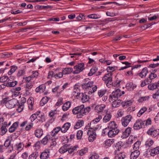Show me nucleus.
<instances>
[{"instance_id":"obj_1","label":"nucleus","mask_w":159,"mask_h":159,"mask_svg":"<svg viewBox=\"0 0 159 159\" xmlns=\"http://www.w3.org/2000/svg\"><path fill=\"white\" fill-rule=\"evenodd\" d=\"M90 111V107H84V105H81L74 108L72 110V112L74 114H77V117L81 118Z\"/></svg>"},{"instance_id":"obj_2","label":"nucleus","mask_w":159,"mask_h":159,"mask_svg":"<svg viewBox=\"0 0 159 159\" xmlns=\"http://www.w3.org/2000/svg\"><path fill=\"white\" fill-rule=\"evenodd\" d=\"M117 126L114 121L111 122L109 123L108 127L110 128V129L107 132L109 137H114L119 133L120 130L117 129Z\"/></svg>"},{"instance_id":"obj_3","label":"nucleus","mask_w":159,"mask_h":159,"mask_svg":"<svg viewBox=\"0 0 159 159\" xmlns=\"http://www.w3.org/2000/svg\"><path fill=\"white\" fill-rule=\"evenodd\" d=\"M90 126L87 134L89 135V140L90 142L93 141L96 138V134L95 131L98 128L97 127Z\"/></svg>"},{"instance_id":"obj_4","label":"nucleus","mask_w":159,"mask_h":159,"mask_svg":"<svg viewBox=\"0 0 159 159\" xmlns=\"http://www.w3.org/2000/svg\"><path fill=\"white\" fill-rule=\"evenodd\" d=\"M121 95L120 90L119 89H117L113 91L110 95L109 97L110 101H112L113 100H116V99H117Z\"/></svg>"},{"instance_id":"obj_5","label":"nucleus","mask_w":159,"mask_h":159,"mask_svg":"<svg viewBox=\"0 0 159 159\" xmlns=\"http://www.w3.org/2000/svg\"><path fill=\"white\" fill-rule=\"evenodd\" d=\"M74 69L75 70L73 72V73L78 74L85 69L84 64L83 63H78L74 67Z\"/></svg>"},{"instance_id":"obj_6","label":"nucleus","mask_w":159,"mask_h":159,"mask_svg":"<svg viewBox=\"0 0 159 159\" xmlns=\"http://www.w3.org/2000/svg\"><path fill=\"white\" fill-rule=\"evenodd\" d=\"M147 133L152 137H155L159 135V129H156L152 127L149 129Z\"/></svg>"},{"instance_id":"obj_7","label":"nucleus","mask_w":159,"mask_h":159,"mask_svg":"<svg viewBox=\"0 0 159 159\" xmlns=\"http://www.w3.org/2000/svg\"><path fill=\"white\" fill-rule=\"evenodd\" d=\"M89 79H86L84 80V82L82 84V88L83 89H87V90L93 86V81H89Z\"/></svg>"},{"instance_id":"obj_8","label":"nucleus","mask_w":159,"mask_h":159,"mask_svg":"<svg viewBox=\"0 0 159 159\" xmlns=\"http://www.w3.org/2000/svg\"><path fill=\"white\" fill-rule=\"evenodd\" d=\"M144 127L143 122L141 119L137 120L134 124L133 127L134 129L138 130Z\"/></svg>"},{"instance_id":"obj_9","label":"nucleus","mask_w":159,"mask_h":159,"mask_svg":"<svg viewBox=\"0 0 159 159\" xmlns=\"http://www.w3.org/2000/svg\"><path fill=\"white\" fill-rule=\"evenodd\" d=\"M132 116L130 115H128L123 117L122 120V124L124 127L127 126L131 121Z\"/></svg>"},{"instance_id":"obj_10","label":"nucleus","mask_w":159,"mask_h":159,"mask_svg":"<svg viewBox=\"0 0 159 159\" xmlns=\"http://www.w3.org/2000/svg\"><path fill=\"white\" fill-rule=\"evenodd\" d=\"M11 141L9 139H7L5 141L4 146L6 148H8L9 152H11L13 150V147L11 145Z\"/></svg>"},{"instance_id":"obj_11","label":"nucleus","mask_w":159,"mask_h":159,"mask_svg":"<svg viewBox=\"0 0 159 159\" xmlns=\"http://www.w3.org/2000/svg\"><path fill=\"white\" fill-rule=\"evenodd\" d=\"M131 130V128L130 127H128L126 128L125 131L123 132L121 138L124 139L128 137L130 134Z\"/></svg>"},{"instance_id":"obj_12","label":"nucleus","mask_w":159,"mask_h":159,"mask_svg":"<svg viewBox=\"0 0 159 159\" xmlns=\"http://www.w3.org/2000/svg\"><path fill=\"white\" fill-rule=\"evenodd\" d=\"M50 152L49 150H45L42 152L40 156L41 159H47L49 157Z\"/></svg>"},{"instance_id":"obj_13","label":"nucleus","mask_w":159,"mask_h":159,"mask_svg":"<svg viewBox=\"0 0 159 159\" xmlns=\"http://www.w3.org/2000/svg\"><path fill=\"white\" fill-rule=\"evenodd\" d=\"M16 104V101L14 99L8 100V102L6 103V107L9 109L14 107Z\"/></svg>"},{"instance_id":"obj_14","label":"nucleus","mask_w":159,"mask_h":159,"mask_svg":"<svg viewBox=\"0 0 159 159\" xmlns=\"http://www.w3.org/2000/svg\"><path fill=\"white\" fill-rule=\"evenodd\" d=\"M19 122L16 121L14 122L12 125L8 129L9 132L11 133L14 132L16 129L18 128Z\"/></svg>"},{"instance_id":"obj_15","label":"nucleus","mask_w":159,"mask_h":159,"mask_svg":"<svg viewBox=\"0 0 159 159\" xmlns=\"http://www.w3.org/2000/svg\"><path fill=\"white\" fill-rule=\"evenodd\" d=\"M79 94H80L79 97L80 98L81 97V101L82 102H85L89 100V96L85 93H82Z\"/></svg>"},{"instance_id":"obj_16","label":"nucleus","mask_w":159,"mask_h":159,"mask_svg":"<svg viewBox=\"0 0 159 159\" xmlns=\"http://www.w3.org/2000/svg\"><path fill=\"white\" fill-rule=\"evenodd\" d=\"M148 72V70L147 67H145L142 69L141 71L139 74V75L142 78H143L146 76Z\"/></svg>"},{"instance_id":"obj_17","label":"nucleus","mask_w":159,"mask_h":159,"mask_svg":"<svg viewBox=\"0 0 159 159\" xmlns=\"http://www.w3.org/2000/svg\"><path fill=\"white\" fill-rule=\"evenodd\" d=\"M112 74L110 73L107 74L105 75L102 78V80L105 81V82H111V81H112V78L111 77ZM111 82H110V83Z\"/></svg>"},{"instance_id":"obj_18","label":"nucleus","mask_w":159,"mask_h":159,"mask_svg":"<svg viewBox=\"0 0 159 159\" xmlns=\"http://www.w3.org/2000/svg\"><path fill=\"white\" fill-rule=\"evenodd\" d=\"M140 154V152L139 150H134L132 152L130 156L131 159H136L138 157Z\"/></svg>"},{"instance_id":"obj_19","label":"nucleus","mask_w":159,"mask_h":159,"mask_svg":"<svg viewBox=\"0 0 159 159\" xmlns=\"http://www.w3.org/2000/svg\"><path fill=\"white\" fill-rule=\"evenodd\" d=\"M150 154L152 156H154L159 153V147H156L153 149H150L149 151Z\"/></svg>"},{"instance_id":"obj_20","label":"nucleus","mask_w":159,"mask_h":159,"mask_svg":"<svg viewBox=\"0 0 159 159\" xmlns=\"http://www.w3.org/2000/svg\"><path fill=\"white\" fill-rule=\"evenodd\" d=\"M46 86L44 84H41L37 87L35 89L36 93H43L45 90Z\"/></svg>"},{"instance_id":"obj_21","label":"nucleus","mask_w":159,"mask_h":159,"mask_svg":"<svg viewBox=\"0 0 159 159\" xmlns=\"http://www.w3.org/2000/svg\"><path fill=\"white\" fill-rule=\"evenodd\" d=\"M113 101L112 102V105L113 107H116L119 106L122 103V101L121 100L116 99L113 100Z\"/></svg>"},{"instance_id":"obj_22","label":"nucleus","mask_w":159,"mask_h":159,"mask_svg":"<svg viewBox=\"0 0 159 159\" xmlns=\"http://www.w3.org/2000/svg\"><path fill=\"white\" fill-rule=\"evenodd\" d=\"M24 144L23 142L17 143L15 145L16 149L19 151L22 150L24 148Z\"/></svg>"},{"instance_id":"obj_23","label":"nucleus","mask_w":159,"mask_h":159,"mask_svg":"<svg viewBox=\"0 0 159 159\" xmlns=\"http://www.w3.org/2000/svg\"><path fill=\"white\" fill-rule=\"evenodd\" d=\"M73 70V68L70 67L63 68L62 69V73L63 75H66L70 74Z\"/></svg>"},{"instance_id":"obj_24","label":"nucleus","mask_w":159,"mask_h":159,"mask_svg":"<svg viewBox=\"0 0 159 159\" xmlns=\"http://www.w3.org/2000/svg\"><path fill=\"white\" fill-rule=\"evenodd\" d=\"M69 145L65 144L61 147L59 149V152L61 153H64L67 151V149H69Z\"/></svg>"},{"instance_id":"obj_25","label":"nucleus","mask_w":159,"mask_h":159,"mask_svg":"<svg viewBox=\"0 0 159 159\" xmlns=\"http://www.w3.org/2000/svg\"><path fill=\"white\" fill-rule=\"evenodd\" d=\"M110 82H105L106 83V85L108 87H110L111 85H112L113 86H119L120 85V83L121 82V81H119L118 82H116L115 83H113L112 81H111Z\"/></svg>"},{"instance_id":"obj_26","label":"nucleus","mask_w":159,"mask_h":159,"mask_svg":"<svg viewBox=\"0 0 159 159\" xmlns=\"http://www.w3.org/2000/svg\"><path fill=\"white\" fill-rule=\"evenodd\" d=\"M34 134L38 138H40L43 134V131L42 129H38L35 130Z\"/></svg>"},{"instance_id":"obj_27","label":"nucleus","mask_w":159,"mask_h":159,"mask_svg":"<svg viewBox=\"0 0 159 159\" xmlns=\"http://www.w3.org/2000/svg\"><path fill=\"white\" fill-rule=\"evenodd\" d=\"M123 145V143L121 141H120L115 144V149L116 151H120Z\"/></svg>"},{"instance_id":"obj_28","label":"nucleus","mask_w":159,"mask_h":159,"mask_svg":"<svg viewBox=\"0 0 159 159\" xmlns=\"http://www.w3.org/2000/svg\"><path fill=\"white\" fill-rule=\"evenodd\" d=\"M84 124V121L82 120H78L74 126V129H78L83 126Z\"/></svg>"},{"instance_id":"obj_29","label":"nucleus","mask_w":159,"mask_h":159,"mask_svg":"<svg viewBox=\"0 0 159 159\" xmlns=\"http://www.w3.org/2000/svg\"><path fill=\"white\" fill-rule=\"evenodd\" d=\"M97 86L95 85L94 86L93 85L92 87L89 88L87 89L89 94H91L92 93L95 92L97 90Z\"/></svg>"},{"instance_id":"obj_30","label":"nucleus","mask_w":159,"mask_h":159,"mask_svg":"<svg viewBox=\"0 0 159 159\" xmlns=\"http://www.w3.org/2000/svg\"><path fill=\"white\" fill-rule=\"evenodd\" d=\"M102 116H99L98 117L95 119L90 122V126L91 127H93L92 126H94V127H95V126H93V125L95 124V122H96V123H97L100 121V120L102 119Z\"/></svg>"},{"instance_id":"obj_31","label":"nucleus","mask_w":159,"mask_h":159,"mask_svg":"<svg viewBox=\"0 0 159 159\" xmlns=\"http://www.w3.org/2000/svg\"><path fill=\"white\" fill-rule=\"evenodd\" d=\"M50 135H47L42 140V143L44 145L46 144L48 141H49L50 139Z\"/></svg>"},{"instance_id":"obj_32","label":"nucleus","mask_w":159,"mask_h":159,"mask_svg":"<svg viewBox=\"0 0 159 159\" xmlns=\"http://www.w3.org/2000/svg\"><path fill=\"white\" fill-rule=\"evenodd\" d=\"M80 90L77 85H75L74 86V91L73 93L74 95H75V93H77L76 95V97H80V94L79 93H80Z\"/></svg>"},{"instance_id":"obj_33","label":"nucleus","mask_w":159,"mask_h":159,"mask_svg":"<svg viewBox=\"0 0 159 159\" xmlns=\"http://www.w3.org/2000/svg\"><path fill=\"white\" fill-rule=\"evenodd\" d=\"M71 105V102L68 101L65 103L62 107V110L65 111H67L70 107Z\"/></svg>"},{"instance_id":"obj_34","label":"nucleus","mask_w":159,"mask_h":159,"mask_svg":"<svg viewBox=\"0 0 159 159\" xmlns=\"http://www.w3.org/2000/svg\"><path fill=\"white\" fill-rule=\"evenodd\" d=\"M61 128L60 127H57L55 128L51 132V135L52 136H54L60 130Z\"/></svg>"},{"instance_id":"obj_35","label":"nucleus","mask_w":159,"mask_h":159,"mask_svg":"<svg viewBox=\"0 0 159 159\" xmlns=\"http://www.w3.org/2000/svg\"><path fill=\"white\" fill-rule=\"evenodd\" d=\"M148 88L149 90H153L156 89H158V84L155 83L151 84L148 85Z\"/></svg>"},{"instance_id":"obj_36","label":"nucleus","mask_w":159,"mask_h":159,"mask_svg":"<svg viewBox=\"0 0 159 159\" xmlns=\"http://www.w3.org/2000/svg\"><path fill=\"white\" fill-rule=\"evenodd\" d=\"M105 107V105L104 104H101L95 107V110L98 112L102 111L104 108Z\"/></svg>"},{"instance_id":"obj_37","label":"nucleus","mask_w":159,"mask_h":159,"mask_svg":"<svg viewBox=\"0 0 159 159\" xmlns=\"http://www.w3.org/2000/svg\"><path fill=\"white\" fill-rule=\"evenodd\" d=\"M111 117V115L110 113H107L103 118V121L105 123L109 121Z\"/></svg>"},{"instance_id":"obj_38","label":"nucleus","mask_w":159,"mask_h":159,"mask_svg":"<svg viewBox=\"0 0 159 159\" xmlns=\"http://www.w3.org/2000/svg\"><path fill=\"white\" fill-rule=\"evenodd\" d=\"M125 153L124 152H121L117 154L115 156L116 159H124L125 157Z\"/></svg>"},{"instance_id":"obj_39","label":"nucleus","mask_w":159,"mask_h":159,"mask_svg":"<svg viewBox=\"0 0 159 159\" xmlns=\"http://www.w3.org/2000/svg\"><path fill=\"white\" fill-rule=\"evenodd\" d=\"M48 100V99L47 97L43 98L40 102V105L41 106H43L47 102Z\"/></svg>"},{"instance_id":"obj_40","label":"nucleus","mask_w":159,"mask_h":159,"mask_svg":"<svg viewBox=\"0 0 159 159\" xmlns=\"http://www.w3.org/2000/svg\"><path fill=\"white\" fill-rule=\"evenodd\" d=\"M17 84V82L14 81L12 82H8L6 84V86L9 87H13Z\"/></svg>"},{"instance_id":"obj_41","label":"nucleus","mask_w":159,"mask_h":159,"mask_svg":"<svg viewBox=\"0 0 159 159\" xmlns=\"http://www.w3.org/2000/svg\"><path fill=\"white\" fill-rule=\"evenodd\" d=\"M147 110V108L144 107L142 108L138 112L137 114V116L140 117Z\"/></svg>"},{"instance_id":"obj_42","label":"nucleus","mask_w":159,"mask_h":159,"mask_svg":"<svg viewBox=\"0 0 159 159\" xmlns=\"http://www.w3.org/2000/svg\"><path fill=\"white\" fill-rule=\"evenodd\" d=\"M114 142V139H109L106 140L105 144L106 146H110Z\"/></svg>"},{"instance_id":"obj_43","label":"nucleus","mask_w":159,"mask_h":159,"mask_svg":"<svg viewBox=\"0 0 159 159\" xmlns=\"http://www.w3.org/2000/svg\"><path fill=\"white\" fill-rule=\"evenodd\" d=\"M88 148H85L80 150L79 152V154L81 156H82L88 152Z\"/></svg>"},{"instance_id":"obj_44","label":"nucleus","mask_w":159,"mask_h":159,"mask_svg":"<svg viewBox=\"0 0 159 159\" xmlns=\"http://www.w3.org/2000/svg\"><path fill=\"white\" fill-rule=\"evenodd\" d=\"M38 155V152H34L29 156V159H36Z\"/></svg>"},{"instance_id":"obj_45","label":"nucleus","mask_w":159,"mask_h":159,"mask_svg":"<svg viewBox=\"0 0 159 159\" xmlns=\"http://www.w3.org/2000/svg\"><path fill=\"white\" fill-rule=\"evenodd\" d=\"M78 147V146H75L73 147H72V146L70 147V145H69V149H67V151L69 153L72 154L74 151Z\"/></svg>"},{"instance_id":"obj_46","label":"nucleus","mask_w":159,"mask_h":159,"mask_svg":"<svg viewBox=\"0 0 159 159\" xmlns=\"http://www.w3.org/2000/svg\"><path fill=\"white\" fill-rule=\"evenodd\" d=\"M132 103V100H128L125 101L123 103V106L126 107L131 105Z\"/></svg>"},{"instance_id":"obj_47","label":"nucleus","mask_w":159,"mask_h":159,"mask_svg":"<svg viewBox=\"0 0 159 159\" xmlns=\"http://www.w3.org/2000/svg\"><path fill=\"white\" fill-rule=\"evenodd\" d=\"M140 142L139 141H137L134 145L133 149L134 150H139Z\"/></svg>"},{"instance_id":"obj_48","label":"nucleus","mask_w":159,"mask_h":159,"mask_svg":"<svg viewBox=\"0 0 159 159\" xmlns=\"http://www.w3.org/2000/svg\"><path fill=\"white\" fill-rule=\"evenodd\" d=\"M11 68L8 73V74L10 75H11L12 73H14L17 69V67L14 66H11Z\"/></svg>"},{"instance_id":"obj_49","label":"nucleus","mask_w":159,"mask_h":159,"mask_svg":"<svg viewBox=\"0 0 159 159\" xmlns=\"http://www.w3.org/2000/svg\"><path fill=\"white\" fill-rule=\"evenodd\" d=\"M87 17L89 18L93 19H97L100 17V16L95 14L88 15Z\"/></svg>"},{"instance_id":"obj_50","label":"nucleus","mask_w":159,"mask_h":159,"mask_svg":"<svg viewBox=\"0 0 159 159\" xmlns=\"http://www.w3.org/2000/svg\"><path fill=\"white\" fill-rule=\"evenodd\" d=\"M9 80V79L7 76H3L0 78V82H4Z\"/></svg>"},{"instance_id":"obj_51","label":"nucleus","mask_w":159,"mask_h":159,"mask_svg":"<svg viewBox=\"0 0 159 159\" xmlns=\"http://www.w3.org/2000/svg\"><path fill=\"white\" fill-rule=\"evenodd\" d=\"M157 75L151 73L149 76V80L148 79L149 82L150 83H151L152 82V79H154L155 78L157 77Z\"/></svg>"},{"instance_id":"obj_52","label":"nucleus","mask_w":159,"mask_h":159,"mask_svg":"<svg viewBox=\"0 0 159 159\" xmlns=\"http://www.w3.org/2000/svg\"><path fill=\"white\" fill-rule=\"evenodd\" d=\"M149 98V97L148 96L142 97L138 99V101L139 102H142L144 101L148 100Z\"/></svg>"},{"instance_id":"obj_53","label":"nucleus","mask_w":159,"mask_h":159,"mask_svg":"<svg viewBox=\"0 0 159 159\" xmlns=\"http://www.w3.org/2000/svg\"><path fill=\"white\" fill-rule=\"evenodd\" d=\"M153 141L152 140L148 139L145 142V145L148 147H150L153 143Z\"/></svg>"},{"instance_id":"obj_54","label":"nucleus","mask_w":159,"mask_h":159,"mask_svg":"<svg viewBox=\"0 0 159 159\" xmlns=\"http://www.w3.org/2000/svg\"><path fill=\"white\" fill-rule=\"evenodd\" d=\"M83 134V131L81 130L78 131L76 134V137L78 139H80L81 138Z\"/></svg>"},{"instance_id":"obj_55","label":"nucleus","mask_w":159,"mask_h":159,"mask_svg":"<svg viewBox=\"0 0 159 159\" xmlns=\"http://www.w3.org/2000/svg\"><path fill=\"white\" fill-rule=\"evenodd\" d=\"M63 74L62 72H59L58 73H57L54 75V77L56 79H57L58 78H60L62 77Z\"/></svg>"},{"instance_id":"obj_56","label":"nucleus","mask_w":159,"mask_h":159,"mask_svg":"<svg viewBox=\"0 0 159 159\" xmlns=\"http://www.w3.org/2000/svg\"><path fill=\"white\" fill-rule=\"evenodd\" d=\"M111 18H107L104 20H101V22H103L105 24L109 23L110 22H113L115 20H112Z\"/></svg>"},{"instance_id":"obj_57","label":"nucleus","mask_w":159,"mask_h":159,"mask_svg":"<svg viewBox=\"0 0 159 159\" xmlns=\"http://www.w3.org/2000/svg\"><path fill=\"white\" fill-rule=\"evenodd\" d=\"M6 126H2L1 127V130L3 135L5 134L7 131Z\"/></svg>"},{"instance_id":"obj_58","label":"nucleus","mask_w":159,"mask_h":159,"mask_svg":"<svg viewBox=\"0 0 159 159\" xmlns=\"http://www.w3.org/2000/svg\"><path fill=\"white\" fill-rule=\"evenodd\" d=\"M33 85L30 83H27L26 85V88L25 91L28 92L29 91V89H30L33 87Z\"/></svg>"},{"instance_id":"obj_59","label":"nucleus","mask_w":159,"mask_h":159,"mask_svg":"<svg viewBox=\"0 0 159 159\" xmlns=\"http://www.w3.org/2000/svg\"><path fill=\"white\" fill-rule=\"evenodd\" d=\"M144 126V125H150L151 123V120L150 118H148L147 120L143 121Z\"/></svg>"},{"instance_id":"obj_60","label":"nucleus","mask_w":159,"mask_h":159,"mask_svg":"<svg viewBox=\"0 0 159 159\" xmlns=\"http://www.w3.org/2000/svg\"><path fill=\"white\" fill-rule=\"evenodd\" d=\"M54 72L53 71H49L48 73V78L49 79H51L52 78L54 77Z\"/></svg>"},{"instance_id":"obj_61","label":"nucleus","mask_w":159,"mask_h":159,"mask_svg":"<svg viewBox=\"0 0 159 159\" xmlns=\"http://www.w3.org/2000/svg\"><path fill=\"white\" fill-rule=\"evenodd\" d=\"M149 83L148 79H147L143 81L141 84V86L142 87H144L145 85L149 84Z\"/></svg>"},{"instance_id":"obj_62","label":"nucleus","mask_w":159,"mask_h":159,"mask_svg":"<svg viewBox=\"0 0 159 159\" xmlns=\"http://www.w3.org/2000/svg\"><path fill=\"white\" fill-rule=\"evenodd\" d=\"M105 93V91L103 90H100L98 92V94L100 97H102Z\"/></svg>"},{"instance_id":"obj_63","label":"nucleus","mask_w":159,"mask_h":159,"mask_svg":"<svg viewBox=\"0 0 159 159\" xmlns=\"http://www.w3.org/2000/svg\"><path fill=\"white\" fill-rule=\"evenodd\" d=\"M25 74V71L23 70H20L18 71L17 75L18 76H21Z\"/></svg>"},{"instance_id":"obj_64","label":"nucleus","mask_w":159,"mask_h":159,"mask_svg":"<svg viewBox=\"0 0 159 159\" xmlns=\"http://www.w3.org/2000/svg\"><path fill=\"white\" fill-rule=\"evenodd\" d=\"M70 126V123L67 122L65 123L64 125L63 126L66 129H67L68 130Z\"/></svg>"}]
</instances>
